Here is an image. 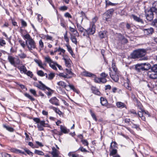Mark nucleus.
Here are the masks:
<instances>
[{
  "label": "nucleus",
  "mask_w": 157,
  "mask_h": 157,
  "mask_svg": "<svg viewBox=\"0 0 157 157\" xmlns=\"http://www.w3.org/2000/svg\"><path fill=\"white\" fill-rule=\"evenodd\" d=\"M64 39L65 41L67 43V44H69V39L68 38L67 36V32L66 31V33L64 34Z\"/></svg>",
  "instance_id": "49"
},
{
  "label": "nucleus",
  "mask_w": 157,
  "mask_h": 157,
  "mask_svg": "<svg viewBox=\"0 0 157 157\" xmlns=\"http://www.w3.org/2000/svg\"><path fill=\"white\" fill-rule=\"evenodd\" d=\"M8 59L10 63L14 67L20 64V60L19 59H16L12 56H8Z\"/></svg>",
  "instance_id": "5"
},
{
  "label": "nucleus",
  "mask_w": 157,
  "mask_h": 157,
  "mask_svg": "<svg viewBox=\"0 0 157 157\" xmlns=\"http://www.w3.org/2000/svg\"><path fill=\"white\" fill-rule=\"evenodd\" d=\"M34 153L40 155H44V153L42 151L37 150H35Z\"/></svg>",
  "instance_id": "36"
},
{
  "label": "nucleus",
  "mask_w": 157,
  "mask_h": 157,
  "mask_svg": "<svg viewBox=\"0 0 157 157\" xmlns=\"http://www.w3.org/2000/svg\"><path fill=\"white\" fill-rule=\"evenodd\" d=\"M136 102V105H137V106L138 107V109H139L140 110V111H142V106L141 105V104L138 101Z\"/></svg>",
  "instance_id": "48"
},
{
  "label": "nucleus",
  "mask_w": 157,
  "mask_h": 157,
  "mask_svg": "<svg viewBox=\"0 0 157 157\" xmlns=\"http://www.w3.org/2000/svg\"><path fill=\"white\" fill-rule=\"evenodd\" d=\"M131 17L133 18L135 21L141 23L142 24H143L144 23L142 19L134 14H132Z\"/></svg>",
  "instance_id": "11"
},
{
  "label": "nucleus",
  "mask_w": 157,
  "mask_h": 157,
  "mask_svg": "<svg viewBox=\"0 0 157 157\" xmlns=\"http://www.w3.org/2000/svg\"><path fill=\"white\" fill-rule=\"evenodd\" d=\"M25 96L29 99L31 101H33L35 100V99L29 94L25 93Z\"/></svg>",
  "instance_id": "46"
},
{
  "label": "nucleus",
  "mask_w": 157,
  "mask_h": 157,
  "mask_svg": "<svg viewBox=\"0 0 157 157\" xmlns=\"http://www.w3.org/2000/svg\"><path fill=\"white\" fill-rule=\"evenodd\" d=\"M40 85H38L37 87L39 89L44 91L46 89L47 90L49 91L46 93V94L48 96H51L52 93L53 92V90L51 89L50 88L46 86L44 84H43L41 81H39Z\"/></svg>",
  "instance_id": "2"
},
{
  "label": "nucleus",
  "mask_w": 157,
  "mask_h": 157,
  "mask_svg": "<svg viewBox=\"0 0 157 157\" xmlns=\"http://www.w3.org/2000/svg\"><path fill=\"white\" fill-rule=\"evenodd\" d=\"M61 131L64 133H67L69 132V130H67L66 128L64 126L61 125L60 127Z\"/></svg>",
  "instance_id": "28"
},
{
  "label": "nucleus",
  "mask_w": 157,
  "mask_h": 157,
  "mask_svg": "<svg viewBox=\"0 0 157 157\" xmlns=\"http://www.w3.org/2000/svg\"><path fill=\"white\" fill-rule=\"evenodd\" d=\"M81 141L84 146L88 147L89 143L86 140H82Z\"/></svg>",
  "instance_id": "45"
},
{
  "label": "nucleus",
  "mask_w": 157,
  "mask_h": 157,
  "mask_svg": "<svg viewBox=\"0 0 157 157\" xmlns=\"http://www.w3.org/2000/svg\"><path fill=\"white\" fill-rule=\"evenodd\" d=\"M148 12H150L151 13H153L154 12L156 13H157V8L155 6H155H153L150 8L149 10H147Z\"/></svg>",
  "instance_id": "25"
},
{
  "label": "nucleus",
  "mask_w": 157,
  "mask_h": 157,
  "mask_svg": "<svg viewBox=\"0 0 157 157\" xmlns=\"http://www.w3.org/2000/svg\"><path fill=\"white\" fill-rule=\"evenodd\" d=\"M91 89L92 93L94 94L98 95H100L101 93L100 92L96 87L92 86Z\"/></svg>",
  "instance_id": "13"
},
{
  "label": "nucleus",
  "mask_w": 157,
  "mask_h": 157,
  "mask_svg": "<svg viewBox=\"0 0 157 157\" xmlns=\"http://www.w3.org/2000/svg\"><path fill=\"white\" fill-rule=\"evenodd\" d=\"M57 84L59 86H61L62 87L66 88L67 86L66 83L62 81H60L59 82H57Z\"/></svg>",
  "instance_id": "34"
},
{
  "label": "nucleus",
  "mask_w": 157,
  "mask_h": 157,
  "mask_svg": "<svg viewBox=\"0 0 157 157\" xmlns=\"http://www.w3.org/2000/svg\"><path fill=\"white\" fill-rule=\"evenodd\" d=\"M58 75L59 77H61L64 78H70L72 77V76H67V75L63 73H60Z\"/></svg>",
  "instance_id": "32"
},
{
  "label": "nucleus",
  "mask_w": 157,
  "mask_h": 157,
  "mask_svg": "<svg viewBox=\"0 0 157 157\" xmlns=\"http://www.w3.org/2000/svg\"><path fill=\"white\" fill-rule=\"evenodd\" d=\"M25 74L31 78H32L33 75V74L32 72L29 71H28L27 72H26V73H25Z\"/></svg>",
  "instance_id": "56"
},
{
  "label": "nucleus",
  "mask_w": 157,
  "mask_h": 157,
  "mask_svg": "<svg viewBox=\"0 0 157 157\" xmlns=\"http://www.w3.org/2000/svg\"><path fill=\"white\" fill-rule=\"evenodd\" d=\"M121 42L122 44H124L128 42V40L126 38H124V36H121Z\"/></svg>",
  "instance_id": "42"
},
{
  "label": "nucleus",
  "mask_w": 157,
  "mask_h": 157,
  "mask_svg": "<svg viewBox=\"0 0 157 157\" xmlns=\"http://www.w3.org/2000/svg\"><path fill=\"white\" fill-rule=\"evenodd\" d=\"M40 125L43 127H49V125L48 124H46L44 121H40Z\"/></svg>",
  "instance_id": "33"
},
{
  "label": "nucleus",
  "mask_w": 157,
  "mask_h": 157,
  "mask_svg": "<svg viewBox=\"0 0 157 157\" xmlns=\"http://www.w3.org/2000/svg\"><path fill=\"white\" fill-rule=\"evenodd\" d=\"M100 102L102 105L104 106L107 104V101L106 99L101 97L100 98Z\"/></svg>",
  "instance_id": "26"
},
{
  "label": "nucleus",
  "mask_w": 157,
  "mask_h": 157,
  "mask_svg": "<svg viewBox=\"0 0 157 157\" xmlns=\"http://www.w3.org/2000/svg\"><path fill=\"white\" fill-rule=\"evenodd\" d=\"M30 92L33 94L34 96H37V94H36V92L35 90L33 89H30Z\"/></svg>",
  "instance_id": "57"
},
{
  "label": "nucleus",
  "mask_w": 157,
  "mask_h": 157,
  "mask_svg": "<svg viewBox=\"0 0 157 157\" xmlns=\"http://www.w3.org/2000/svg\"><path fill=\"white\" fill-rule=\"evenodd\" d=\"M49 102L52 104L56 106L59 105V100L56 97H53L51 98L49 100Z\"/></svg>",
  "instance_id": "9"
},
{
  "label": "nucleus",
  "mask_w": 157,
  "mask_h": 157,
  "mask_svg": "<svg viewBox=\"0 0 157 157\" xmlns=\"http://www.w3.org/2000/svg\"><path fill=\"white\" fill-rule=\"evenodd\" d=\"M69 30L71 32L73 33H74L75 32H76V33H78V32L75 29L71 27H69Z\"/></svg>",
  "instance_id": "64"
},
{
  "label": "nucleus",
  "mask_w": 157,
  "mask_h": 157,
  "mask_svg": "<svg viewBox=\"0 0 157 157\" xmlns=\"http://www.w3.org/2000/svg\"><path fill=\"white\" fill-rule=\"evenodd\" d=\"M140 64H142V65L143 66H147V67H145V70L146 71H147L150 69L151 65L148 63H142Z\"/></svg>",
  "instance_id": "30"
},
{
  "label": "nucleus",
  "mask_w": 157,
  "mask_h": 157,
  "mask_svg": "<svg viewBox=\"0 0 157 157\" xmlns=\"http://www.w3.org/2000/svg\"><path fill=\"white\" fill-rule=\"evenodd\" d=\"M55 76V74L54 73H51L48 74V78L50 80L52 79Z\"/></svg>",
  "instance_id": "50"
},
{
  "label": "nucleus",
  "mask_w": 157,
  "mask_h": 157,
  "mask_svg": "<svg viewBox=\"0 0 157 157\" xmlns=\"http://www.w3.org/2000/svg\"><path fill=\"white\" fill-rule=\"evenodd\" d=\"M116 105L118 108H126V105L125 104L121 102H118L116 103Z\"/></svg>",
  "instance_id": "19"
},
{
  "label": "nucleus",
  "mask_w": 157,
  "mask_h": 157,
  "mask_svg": "<svg viewBox=\"0 0 157 157\" xmlns=\"http://www.w3.org/2000/svg\"><path fill=\"white\" fill-rule=\"evenodd\" d=\"M111 16L107 13L106 12L103 14V20L106 21H108V19L110 18Z\"/></svg>",
  "instance_id": "24"
},
{
  "label": "nucleus",
  "mask_w": 157,
  "mask_h": 157,
  "mask_svg": "<svg viewBox=\"0 0 157 157\" xmlns=\"http://www.w3.org/2000/svg\"><path fill=\"white\" fill-rule=\"evenodd\" d=\"M52 108L53 110H54L56 113H58L59 115H60L62 114V112L59 109L53 107H52Z\"/></svg>",
  "instance_id": "40"
},
{
  "label": "nucleus",
  "mask_w": 157,
  "mask_h": 157,
  "mask_svg": "<svg viewBox=\"0 0 157 157\" xmlns=\"http://www.w3.org/2000/svg\"><path fill=\"white\" fill-rule=\"evenodd\" d=\"M64 60L66 65L67 67H70L71 65V61L70 59H66L63 58V59Z\"/></svg>",
  "instance_id": "31"
},
{
  "label": "nucleus",
  "mask_w": 157,
  "mask_h": 157,
  "mask_svg": "<svg viewBox=\"0 0 157 157\" xmlns=\"http://www.w3.org/2000/svg\"><path fill=\"white\" fill-rule=\"evenodd\" d=\"M138 116L141 118L142 120L145 121V117H150V114L147 111L144 110L142 109V111H139L138 112Z\"/></svg>",
  "instance_id": "4"
},
{
  "label": "nucleus",
  "mask_w": 157,
  "mask_h": 157,
  "mask_svg": "<svg viewBox=\"0 0 157 157\" xmlns=\"http://www.w3.org/2000/svg\"><path fill=\"white\" fill-rule=\"evenodd\" d=\"M146 51L144 49H139L134 51L131 54L132 58L133 59L141 58V60H146L147 58L144 57Z\"/></svg>",
  "instance_id": "1"
},
{
  "label": "nucleus",
  "mask_w": 157,
  "mask_h": 157,
  "mask_svg": "<svg viewBox=\"0 0 157 157\" xmlns=\"http://www.w3.org/2000/svg\"><path fill=\"white\" fill-rule=\"evenodd\" d=\"M84 75L86 77H94L95 78L96 77L95 75L87 71H85L84 72Z\"/></svg>",
  "instance_id": "22"
},
{
  "label": "nucleus",
  "mask_w": 157,
  "mask_h": 157,
  "mask_svg": "<svg viewBox=\"0 0 157 157\" xmlns=\"http://www.w3.org/2000/svg\"><path fill=\"white\" fill-rule=\"evenodd\" d=\"M144 32L145 35H148L152 34L154 32V29L152 28L144 29Z\"/></svg>",
  "instance_id": "12"
},
{
  "label": "nucleus",
  "mask_w": 157,
  "mask_h": 157,
  "mask_svg": "<svg viewBox=\"0 0 157 157\" xmlns=\"http://www.w3.org/2000/svg\"><path fill=\"white\" fill-rule=\"evenodd\" d=\"M19 70L21 71V72L22 73H24L25 74L26 73V72L27 71V70L26 67L24 66H21L19 68Z\"/></svg>",
  "instance_id": "29"
},
{
  "label": "nucleus",
  "mask_w": 157,
  "mask_h": 157,
  "mask_svg": "<svg viewBox=\"0 0 157 157\" xmlns=\"http://www.w3.org/2000/svg\"><path fill=\"white\" fill-rule=\"evenodd\" d=\"M37 75L40 76H44V72L41 70H39L37 72Z\"/></svg>",
  "instance_id": "54"
},
{
  "label": "nucleus",
  "mask_w": 157,
  "mask_h": 157,
  "mask_svg": "<svg viewBox=\"0 0 157 157\" xmlns=\"http://www.w3.org/2000/svg\"><path fill=\"white\" fill-rule=\"evenodd\" d=\"M71 39L73 43L77 44V41L76 38L75 36L71 35Z\"/></svg>",
  "instance_id": "35"
},
{
  "label": "nucleus",
  "mask_w": 157,
  "mask_h": 157,
  "mask_svg": "<svg viewBox=\"0 0 157 157\" xmlns=\"http://www.w3.org/2000/svg\"><path fill=\"white\" fill-rule=\"evenodd\" d=\"M140 64H138L135 65V70L138 72L146 71L145 70V67Z\"/></svg>",
  "instance_id": "8"
},
{
  "label": "nucleus",
  "mask_w": 157,
  "mask_h": 157,
  "mask_svg": "<svg viewBox=\"0 0 157 157\" xmlns=\"http://www.w3.org/2000/svg\"><path fill=\"white\" fill-rule=\"evenodd\" d=\"M114 11V10L113 9H110L108 10L106 12L107 13L109 14V15H110V16H111V17Z\"/></svg>",
  "instance_id": "51"
},
{
  "label": "nucleus",
  "mask_w": 157,
  "mask_h": 157,
  "mask_svg": "<svg viewBox=\"0 0 157 157\" xmlns=\"http://www.w3.org/2000/svg\"><path fill=\"white\" fill-rule=\"evenodd\" d=\"M76 24L78 30L81 33H82V32H84L85 30H86V29H84L83 27H82L81 25L78 24L77 21H76Z\"/></svg>",
  "instance_id": "21"
},
{
  "label": "nucleus",
  "mask_w": 157,
  "mask_h": 157,
  "mask_svg": "<svg viewBox=\"0 0 157 157\" xmlns=\"http://www.w3.org/2000/svg\"><path fill=\"white\" fill-rule=\"evenodd\" d=\"M18 56L21 59L25 58L26 57V55L24 53L19 54Z\"/></svg>",
  "instance_id": "55"
},
{
  "label": "nucleus",
  "mask_w": 157,
  "mask_h": 157,
  "mask_svg": "<svg viewBox=\"0 0 157 157\" xmlns=\"http://www.w3.org/2000/svg\"><path fill=\"white\" fill-rule=\"evenodd\" d=\"M69 83V85H68L69 86L71 89L73 91H75L76 90L74 86L72 85H71Z\"/></svg>",
  "instance_id": "63"
},
{
  "label": "nucleus",
  "mask_w": 157,
  "mask_h": 157,
  "mask_svg": "<svg viewBox=\"0 0 157 157\" xmlns=\"http://www.w3.org/2000/svg\"><path fill=\"white\" fill-rule=\"evenodd\" d=\"M151 25L153 26L157 27V18L155 19L152 22Z\"/></svg>",
  "instance_id": "52"
},
{
  "label": "nucleus",
  "mask_w": 157,
  "mask_h": 157,
  "mask_svg": "<svg viewBox=\"0 0 157 157\" xmlns=\"http://www.w3.org/2000/svg\"><path fill=\"white\" fill-rule=\"evenodd\" d=\"M96 26L94 24H93L90 26L89 29L87 30H85V32L83 34V36H86L89 37V35H93L95 32Z\"/></svg>",
  "instance_id": "3"
},
{
  "label": "nucleus",
  "mask_w": 157,
  "mask_h": 157,
  "mask_svg": "<svg viewBox=\"0 0 157 157\" xmlns=\"http://www.w3.org/2000/svg\"><path fill=\"white\" fill-rule=\"evenodd\" d=\"M145 17L147 20L148 21H152L154 17L153 13H151V12H149L148 11H145Z\"/></svg>",
  "instance_id": "7"
},
{
  "label": "nucleus",
  "mask_w": 157,
  "mask_h": 157,
  "mask_svg": "<svg viewBox=\"0 0 157 157\" xmlns=\"http://www.w3.org/2000/svg\"><path fill=\"white\" fill-rule=\"evenodd\" d=\"M45 60L46 62L50 64V63H53L52 61L51 58L48 56L45 57Z\"/></svg>",
  "instance_id": "41"
},
{
  "label": "nucleus",
  "mask_w": 157,
  "mask_h": 157,
  "mask_svg": "<svg viewBox=\"0 0 157 157\" xmlns=\"http://www.w3.org/2000/svg\"><path fill=\"white\" fill-rule=\"evenodd\" d=\"M21 21L22 26L24 27H26L27 26L26 22L22 19L21 20Z\"/></svg>",
  "instance_id": "60"
},
{
  "label": "nucleus",
  "mask_w": 157,
  "mask_h": 157,
  "mask_svg": "<svg viewBox=\"0 0 157 157\" xmlns=\"http://www.w3.org/2000/svg\"><path fill=\"white\" fill-rule=\"evenodd\" d=\"M58 152V151L55 147H53L52 148V151L51 153L53 157H58L59 156Z\"/></svg>",
  "instance_id": "15"
},
{
  "label": "nucleus",
  "mask_w": 157,
  "mask_h": 157,
  "mask_svg": "<svg viewBox=\"0 0 157 157\" xmlns=\"http://www.w3.org/2000/svg\"><path fill=\"white\" fill-rule=\"evenodd\" d=\"M67 6H61L59 9L61 11H65L67 10Z\"/></svg>",
  "instance_id": "62"
},
{
  "label": "nucleus",
  "mask_w": 157,
  "mask_h": 157,
  "mask_svg": "<svg viewBox=\"0 0 157 157\" xmlns=\"http://www.w3.org/2000/svg\"><path fill=\"white\" fill-rule=\"evenodd\" d=\"M3 127L6 128L7 130L10 132H13V129L10 127H9L5 125H3Z\"/></svg>",
  "instance_id": "47"
},
{
  "label": "nucleus",
  "mask_w": 157,
  "mask_h": 157,
  "mask_svg": "<svg viewBox=\"0 0 157 157\" xmlns=\"http://www.w3.org/2000/svg\"><path fill=\"white\" fill-rule=\"evenodd\" d=\"M78 150L82 152H89V151L84 148L82 146H80Z\"/></svg>",
  "instance_id": "44"
},
{
  "label": "nucleus",
  "mask_w": 157,
  "mask_h": 157,
  "mask_svg": "<svg viewBox=\"0 0 157 157\" xmlns=\"http://www.w3.org/2000/svg\"><path fill=\"white\" fill-rule=\"evenodd\" d=\"M124 86L129 90H131V88L129 86V84L128 83H124Z\"/></svg>",
  "instance_id": "61"
},
{
  "label": "nucleus",
  "mask_w": 157,
  "mask_h": 157,
  "mask_svg": "<svg viewBox=\"0 0 157 157\" xmlns=\"http://www.w3.org/2000/svg\"><path fill=\"white\" fill-rule=\"evenodd\" d=\"M90 112L93 119H94L96 121H97V119L96 118V116L95 114L91 110H90Z\"/></svg>",
  "instance_id": "38"
},
{
  "label": "nucleus",
  "mask_w": 157,
  "mask_h": 157,
  "mask_svg": "<svg viewBox=\"0 0 157 157\" xmlns=\"http://www.w3.org/2000/svg\"><path fill=\"white\" fill-rule=\"evenodd\" d=\"M25 43L29 50H31L36 48V43L33 39L29 41L26 40Z\"/></svg>",
  "instance_id": "6"
},
{
  "label": "nucleus",
  "mask_w": 157,
  "mask_h": 157,
  "mask_svg": "<svg viewBox=\"0 0 157 157\" xmlns=\"http://www.w3.org/2000/svg\"><path fill=\"white\" fill-rule=\"evenodd\" d=\"M66 46L67 47L68 52L71 54L72 56L74 57V56H75V55L73 52L71 47L69 45V44H66Z\"/></svg>",
  "instance_id": "18"
},
{
  "label": "nucleus",
  "mask_w": 157,
  "mask_h": 157,
  "mask_svg": "<svg viewBox=\"0 0 157 157\" xmlns=\"http://www.w3.org/2000/svg\"><path fill=\"white\" fill-rule=\"evenodd\" d=\"M109 73L110 77L114 81L116 82L118 81L119 78L117 75L115 74L114 75H111L110 72Z\"/></svg>",
  "instance_id": "14"
},
{
  "label": "nucleus",
  "mask_w": 157,
  "mask_h": 157,
  "mask_svg": "<svg viewBox=\"0 0 157 157\" xmlns=\"http://www.w3.org/2000/svg\"><path fill=\"white\" fill-rule=\"evenodd\" d=\"M112 68L115 72H116L117 70V69L116 67L115 63L114 60H113L112 61Z\"/></svg>",
  "instance_id": "37"
},
{
  "label": "nucleus",
  "mask_w": 157,
  "mask_h": 157,
  "mask_svg": "<svg viewBox=\"0 0 157 157\" xmlns=\"http://www.w3.org/2000/svg\"><path fill=\"white\" fill-rule=\"evenodd\" d=\"M112 143L113 142H112L111 145L110 146V149H112V150L110 151V156L113 155H115L117 152V150L115 149H114V148L112 146Z\"/></svg>",
  "instance_id": "16"
},
{
  "label": "nucleus",
  "mask_w": 157,
  "mask_h": 157,
  "mask_svg": "<svg viewBox=\"0 0 157 157\" xmlns=\"http://www.w3.org/2000/svg\"><path fill=\"white\" fill-rule=\"evenodd\" d=\"M95 82L97 83H105L107 82L106 79L104 78H98L96 77L94 78Z\"/></svg>",
  "instance_id": "10"
},
{
  "label": "nucleus",
  "mask_w": 157,
  "mask_h": 157,
  "mask_svg": "<svg viewBox=\"0 0 157 157\" xmlns=\"http://www.w3.org/2000/svg\"><path fill=\"white\" fill-rule=\"evenodd\" d=\"M23 37L25 39H27V41H29V40H30L32 39L28 33H27L26 35L23 36Z\"/></svg>",
  "instance_id": "43"
},
{
  "label": "nucleus",
  "mask_w": 157,
  "mask_h": 157,
  "mask_svg": "<svg viewBox=\"0 0 157 157\" xmlns=\"http://www.w3.org/2000/svg\"><path fill=\"white\" fill-rule=\"evenodd\" d=\"M6 44V43L4 40L2 39H0V45L1 46H3V45H5Z\"/></svg>",
  "instance_id": "59"
},
{
  "label": "nucleus",
  "mask_w": 157,
  "mask_h": 157,
  "mask_svg": "<svg viewBox=\"0 0 157 157\" xmlns=\"http://www.w3.org/2000/svg\"><path fill=\"white\" fill-rule=\"evenodd\" d=\"M19 42L21 46L23 48H25V45H26V44L25 43V42L23 41L22 40H19Z\"/></svg>",
  "instance_id": "53"
},
{
  "label": "nucleus",
  "mask_w": 157,
  "mask_h": 157,
  "mask_svg": "<svg viewBox=\"0 0 157 157\" xmlns=\"http://www.w3.org/2000/svg\"><path fill=\"white\" fill-rule=\"evenodd\" d=\"M65 71L66 72V75H67V76H68V75H72L71 76H75V75L71 71V69H68L66 68L65 69Z\"/></svg>",
  "instance_id": "23"
},
{
  "label": "nucleus",
  "mask_w": 157,
  "mask_h": 157,
  "mask_svg": "<svg viewBox=\"0 0 157 157\" xmlns=\"http://www.w3.org/2000/svg\"><path fill=\"white\" fill-rule=\"evenodd\" d=\"M80 14H81V16L78 18V19L81 20V23H82L83 21V17H86V15L85 13L82 11L81 12Z\"/></svg>",
  "instance_id": "39"
},
{
  "label": "nucleus",
  "mask_w": 157,
  "mask_h": 157,
  "mask_svg": "<svg viewBox=\"0 0 157 157\" xmlns=\"http://www.w3.org/2000/svg\"><path fill=\"white\" fill-rule=\"evenodd\" d=\"M34 61L38 64L39 66L41 68H43L44 69H45V68L43 66V63L41 60L35 59Z\"/></svg>",
  "instance_id": "27"
},
{
  "label": "nucleus",
  "mask_w": 157,
  "mask_h": 157,
  "mask_svg": "<svg viewBox=\"0 0 157 157\" xmlns=\"http://www.w3.org/2000/svg\"><path fill=\"white\" fill-rule=\"evenodd\" d=\"M149 78L153 79H156L157 78V73L152 72L150 74L148 73Z\"/></svg>",
  "instance_id": "17"
},
{
  "label": "nucleus",
  "mask_w": 157,
  "mask_h": 157,
  "mask_svg": "<svg viewBox=\"0 0 157 157\" xmlns=\"http://www.w3.org/2000/svg\"><path fill=\"white\" fill-rule=\"evenodd\" d=\"M106 31H101L99 33V35L100 37L102 39L105 38L107 36Z\"/></svg>",
  "instance_id": "20"
},
{
  "label": "nucleus",
  "mask_w": 157,
  "mask_h": 157,
  "mask_svg": "<svg viewBox=\"0 0 157 157\" xmlns=\"http://www.w3.org/2000/svg\"><path fill=\"white\" fill-rule=\"evenodd\" d=\"M24 150H25V152H26L28 154L31 155L32 156H33V153L29 150L25 149H24Z\"/></svg>",
  "instance_id": "58"
}]
</instances>
